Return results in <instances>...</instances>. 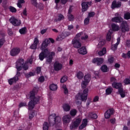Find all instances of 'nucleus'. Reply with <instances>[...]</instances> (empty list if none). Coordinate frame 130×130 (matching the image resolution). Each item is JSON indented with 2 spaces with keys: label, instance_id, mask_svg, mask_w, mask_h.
Returning a JSON list of instances; mask_svg holds the SVG:
<instances>
[{
  "label": "nucleus",
  "instance_id": "obj_28",
  "mask_svg": "<svg viewBox=\"0 0 130 130\" xmlns=\"http://www.w3.org/2000/svg\"><path fill=\"white\" fill-rule=\"evenodd\" d=\"M105 43H106V41H105V40H102L99 42V44L98 45V48H101L102 46L105 45Z\"/></svg>",
  "mask_w": 130,
  "mask_h": 130
},
{
  "label": "nucleus",
  "instance_id": "obj_18",
  "mask_svg": "<svg viewBox=\"0 0 130 130\" xmlns=\"http://www.w3.org/2000/svg\"><path fill=\"white\" fill-rule=\"evenodd\" d=\"M121 7V3L118 2H117L116 1H114L112 2L111 8L112 9H115V8H120Z\"/></svg>",
  "mask_w": 130,
  "mask_h": 130
},
{
  "label": "nucleus",
  "instance_id": "obj_39",
  "mask_svg": "<svg viewBox=\"0 0 130 130\" xmlns=\"http://www.w3.org/2000/svg\"><path fill=\"white\" fill-rule=\"evenodd\" d=\"M70 114L72 116H75L77 114V110L73 109L70 111Z\"/></svg>",
  "mask_w": 130,
  "mask_h": 130
},
{
  "label": "nucleus",
  "instance_id": "obj_48",
  "mask_svg": "<svg viewBox=\"0 0 130 130\" xmlns=\"http://www.w3.org/2000/svg\"><path fill=\"white\" fill-rule=\"evenodd\" d=\"M89 21H90V18H89V17H88L84 20L85 25H88L89 24Z\"/></svg>",
  "mask_w": 130,
  "mask_h": 130
},
{
  "label": "nucleus",
  "instance_id": "obj_61",
  "mask_svg": "<svg viewBox=\"0 0 130 130\" xmlns=\"http://www.w3.org/2000/svg\"><path fill=\"white\" fill-rule=\"evenodd\" d=\"M111 82H114V83H115V82H116V79L115 77L111 78Z\"/></svg>",
  "mask_w": 130,
  "mask_h": 130
},
{
  "label": "nucleus",
  "instance_id": "obj_35",
  "mask_svg": "<svg viewBox=\"0 0 130 130\" xmlns=\"http://www.w3.org/2000/svg\"><path fill=\"white\" fill-rule=\"evenodd\" d=\"M111 31L109 30L107 34L106 39L107 41H110L111 40Z\"/></svg>",
  "mask_w": 130,
  "mask_h": 130
},
{
  "label": "nucleus",
  "instance_id": "obj_57",
  "mask_svg": "<svg viewBox=\"0 0 130 130\" xmlns=\"http://www.w3.org/2000/svg\"><path fill=\"white\" fill-rule=\"evenodd\" d=\"M46 31H47V28L44 29H42L41 31V34H42V35H43V34L46 33Z\"/></svg>",
  "mask_w": 130,
  "mask_h": 130
},
{
  "label": "nucleus",
  "instance_id": "obj_12",
  "mask_svg": "<svg viewBox=\"0 0 130 130\" xmlns=\"http://www.w3.org/2000/svg\"><path fill=\"white\" fill-rule=\"evenodd\" d=\"M72 119V117L70 115H66L62 118V121L63 124H67L68 123H70L71 122V120Z\"/></svg>",
  "mask_w": 130,
  "mask_h": 130
},
{
  "label": "nucleus",
  "instance_id": "obj_59",
  "mask_svg": "<svg viewBox=\"0 0 130 130\" xmlns=\"http://www.w3.org/2000/svg\"><path fill=\"white\" fill-rule=\"evenodd\" d=\"M74 29V25H70L68 26V30H73Z\"/></svg>",
  "mask_w": 130,
  "mask_h": 130
},
{
  "label": "nucleus",
  "instance_id": "obj_23",
  "mask_svg": "<svg viewBox=\"0 0 130 130\" xmlns=\"http://www.w3.org/2000/svg\"><path fill=\"white\" fill-rule=\"evenodd\" d=\"M78 52L80 54H87V50L86 49V47H82L81 48L78 49Z\"/></svg>",
  "mask_w": 130,
  "mask_h": 130
},
{
  "label": "nucleus",
  "instance_id": "obj_19",
  "mask_svg": "<svg viewBox=\"0 0 130 130\" xmlns=\"http://www.w3.org/2000/svg\"><path fill=\"white\" fill-rule=\"evenodd\" d=\"M91 4V2H83L82 4V12H86V11L88 10V5H89V6H90Z\"/></svg>",
  "mask_w": 130,
  "mask_h": 130
},
{
  "label": "nucleus",
  "instance_id": "obj_45",
  "mask_svg": "<svg viewBox=\"0 0 130 130\" xmlns=\"http://www.w3.org/2000/svg\"><path fill=\"white\" fill-rule=\"evenodd\" d=\"M6 42V40H5V38H2L0 40V48L4 45V44Z\"/></svg>",
  "mask_w": 130,
  "mask_h": 130
},
{
  "label": "nucleus",
  "instance_id": "obj_20",
  "mask_svg": "<svg viewBox=\"0 0 130 130\" xmlns=\"http://www.w3.org/2000/svg\"><path fill=\"white\" fill-rule=\"evenodd\" d=\"M19 78L17 76H15L12 78H11L8 80V83L9 85H13V84H15L17 83V81H18Z\"/></svg>",
  "mask_w": 130,
  "mask_h": 130
},
{
  "label": "nucleus",
  "instance_id": "obj_24",
  "mask_svg": "<svg viewBox=\"0 0 130 130\" xmlns=\"http://www.w3.org/2000/svg\"><path fill=\"white\" fill-rule=\"evenodd\" d=\"M62 108L64 111H70V110H71V106H70V105L68 104H64L62 105Z\"/></svg>",
  "mask_w": 130,
  "mask_h": 130
},
{
  "label": "nucleus",
  "instance_id": "obj_22",
  "mask_svg": "<svg viewBox=\"0 0 130 130\" xmlns=\"http://www.w3.org/2000/svg\"><path fill=\"white\" fill-rule=\"evenodd\" d=\"M87 123H88V120L87 119H84L82 121L81 125L79 126V128L80 129H83V128H85V127L87 126Z\"/></svg>",
  "mask_w": 130,
  "mask_h": 130
},
{
  "label": "nucleus",
  "instance_id": "obj_46",
  "mask_svg": "<svg viewBox=\"0 0 130 130\" xmlns=\"http://www.w3.org/2000/svg\"><path fill=\"white\" fill-rule=\"evenodd\" d=\"M33 44L37 46L38 44H39V40H38V38H35Z\"/></svg>",
  "mask_w": 130,
  "mask_h": 130
},
{
  "label": "nucleus",
  "instance_id": "obj_58",
  "mask_svg": "<svg viewBox=\"0 0 130 130\" xmlns=\"http://www.w3.org/2000/svg\"><path fill=\"white\" fill-rule=\"evenodd\" d=\"M60 2L63 5H66L69 2V0H60Z\"/></svg>",
  "mask_w": 130,
  "mask_h": 130
},
{
  "label": "nucleus",
  "instance_id": "obj_26",
  "mask_svg": "<svg viewBox=\"0 0 130 130\" xmlns=\"http://www.w3.org/2000/svg\"><path fill=\"white\" fill-rule=\"evenodd\" d=\"M76 77L79 80H82V79L84 78V73L81 71H79L77 73Z\"/></svg>",
  "mask_w": 130,
  "mask_h": 130
},
{
  "label": "nucleus",
  "instance_id": "obj_56",
  "mask_svg": "<svg viewBox=\"0 0 130 130\" xmlns=\"http://www.w3.org/2000/svg\"><path fill=\"white\" fill-rule=\"evenodd\" d=\"M94 16H95L94 12H90L88 14V18L89 17H94Z\"/></svg>",
  "mask_w": 130,
  "mask_h": 130
},
{
  "label": "nucleus",
  "instance_id": "obj_21",
  "mask_svg": "<svg viewBox=\"0 0 130 130\" xmlns=\"http://www.w3.org/2000/svg\"><path fill=\"white\" fill-rule=\"evenodd\" d=\"M112 22H114L115 23H120L123 21V19L121 17H116L112 18L111 19Z\"/></svg>",
  "mask_w": 130,
  "mask_h": 130
},
{
  "label": "nucleus",
  "instance_id": "obj_60",
  "mask_svg": "<svg viewBox=\"0 0 130 130\" xmlns=\"http://www.w3.org/2000/svg\"><path fill=\"white\" fill-rule=\"evenodd\" d=\"M35 115V114L34 113H32V114H29V119H31V118H33Z\"/></svg>",
  "mask_w": 130,
  "mask_h": 130
},
{
  "label": "nucleus",
  "instance_id": "obj_13",
  "mask_svg": "<svg viewBox=\"0 0 130 130\" xmlns=\"http://www.w3.org/2000/svg\"><path fill=\"white\" fill-rule=\"evenodd\" d=\"M55 116H56V115H55V113H54L50 115V116L49 117V119H50V118H53L55 121L56 124H57V123H59V124H60V120H61L60 117L57 116L55 117Z\"/></svg>",
  "mask_w": 130,
  "mask_h": 130
},
{
  "label": "nucleus",
  "instance_id": "obj_41",
  "mask_svg": "<svg viewBox=\"0 0 130 130\" xmlns=\"http://www.w3.org/2000/svg\"><path fill=\"white\" fill-rule=\"evenodd\" d=\"M68 20L71 21H74V20H75V17H74V15H73L72 14H69Z\"/></svg>",
  "mask_w": 130,
  "mask_h": 130
},
{
  "label": "nucleus",
  "instance_id": "obj_10",
  "mask_svg": "<svg viewBox=\"0 0 130 130\" xmlns=\"http://www.w3.org/2000/svg\"><path fill=\"white\" fill-rule=\"evenodd\" d=\"M80 37L82 40H86V39H88V35L82 32L77 34L74 39H77L78 40V39H80Z\"/></svg>",
  "mask_w": 130,
  "mask_h": 130
},
{
  "label": "nucleus",
  "instance_id": "obj_7",
  "mask_svg": "<svg viewBox=\"0 0 130 130\" xmlns=\"http://www.w3.org/2000/svg\"><path fill=\"white\" fill-rule=\"evenodd\" d=\"M9 21L11 24H12V25H13V26H15L16 27L20 26L21 24H22L21 20L15 17H11L9 19Z\"/></svg>",
  "mask_w": 130,
  "mask_h": 130
},
{
  "label": "nucleus",
  "instance_id": "obj_29",
  "mask_svg": "<svg viewBox=\"0 0 130 130\" xmlns=\"http://www.w3.org/2000/svg\"><path fill=\"white\" fill-rule=\"evenodd\" d=\"M64 19V16L62 14H58L56 19H55L56 22H58V21H61Z\"/></svg>",
  "mask_w": 130,
  "mask_h": 130
},
{
  "label": "nucleus",
  "instance_id": "obj_30",
  "mask_svg": "<svg viewBox=\"0 0 130 130\" xmlns=\"http://www.w3.org/2000/svg\"><path fill=\"white\" fill-rule=\"evenodd\" d=\"M19 33L21 35L26 34L27 33V28L26 27L21 28L19 29Z\"/></svg>",
  "mask_w": 130,
  "mask_h": 130
},
{
  "label": "nucleus",
  "instance_id": "obj_36",
  "mask_svg": "<svg viewBox=\"0 0 130 130\" xmlns=\"http://www.w3.org/2000/svg\"><path fill=\"white\" fill-rule=\"evenodd\" d=\"M25 3V1L24 0H18V3H17V7H18V8H20L21 9V8H22V4H24Z\"/></svg>",
  "mask_w": 130,
  "mask_h": 130
},
{
  "label": "nucleus",
  "instance_id": "obj_5",
  "mask_svg": "<svg viewBox=\"0 0 130 130\" xmlns=\"http://www.w3.org/2000/svg\"><path fill=\"white\" fill-rule=\"evenodd\" d=\"M22 68L24 71H27V70H28V63L24 64V59H20L16 62V68L19 72L22 70Z\"/></svg>",
  "mask_w": 130,
  "mask_h": 130
},
{
  "label": "nucleus",
  "instance_id": "obj_27",
  "mask_svg": "<svg viewBox=\"0 0 130 130\" xmlns=\"http://www.w3.org/2000/svg\"><path fill=\"white\" fill-rule=\"evenodd\" d=\"M100 56H103L104 54H106V48H103L102 50L100 51L98 53Z\"/></svg>",
  "mask_w": 130,
  "mask_h": 130
},
{
  "label": "nucleus",
  "instance_id": "obj_33",
  "mask_svg": "<svg viewBox=\"0 0 130 130\" xmlns=\"http://www.w3.org/2000/svg\"><path fill=\"white\" fill-rule=\"evenodd\" d=\"M49 88L52 91H55V90H57V85L52 84L50 85Z\"/></svg>",
  "mask_w": 130,
  "mask_h": 130
},
{
  "label": "nucleus",
  "instance_id": "obj_40",
  "mask_svg": "<svg viewBox=\"0 0 130 130\" xmlns=\"http://www.w3.org/2000/svg\"><path fill=\"white\" fill-rule=\"evenodd\" d=\"M124 18L125 20H129V19H130V13L129 12L126 13L124 14Z\"/></svg>",
  "mask_w": 130,
  "mask_h": 130
},
{
  "label": "nucleus",
  "instance_id": "obj_44",
  "mask_svg": "<svg viewBox=\"0 0 130 130\" xmlns=\"http://www.w3.org/2000/svg\"><path fill=\"white\" fill-rule=\"evenodd\" d=\"M35 74L32 72H30L29 74H25L26 78H30V77H33Z\"/></svg>",
  "mask_w": 130,
  "mask_h": 130
},
{
  "label": "nucleus",
  "instance_id": "obj_3",
  "mask_svg": "<svg viewBox=\"0 0 130 130\" xmlns=\"http://www.w3.org/2000/svg\"><path fill=\"white\" fill-rule=\"evenodd\" d=\"M89 93V89L88 88H85L84 89L83 93H79L76 96V102L77 105L79 104H81V102L78 101V100H81V101H86L87 100V98H88V94Z\"/></svg>",
  "mask_w": 130,
  "mask_h": 130
},
{
  "label": "nucleus",
  "instance_id": "obj_49",
  "mask_svg": "<svg viewBox=\"0 0 130 130\" xmlns=\"http://www.w3.org/2000/svg\"><path fill=\"white\" fill-rule=\"evenodd\" d=\"M114 60V58H113V57L112 56H110L109 57V59H108V61L109 62H110V63H112V62H113Z\"/></svg>",
  "mask_w": 130,
  "mask_h": 130
},
{
  "label": "nucleus",
  "instance_id": "obj_50",
  "mask_svg": "<svg viewBox=\"0 0 130 130\" xmlns=\"http://www.w3.org/2000/svg\"><path fill=\"white\" fill-rule=\"evenodd\" d=\"M90 116H91V118H94V119H96L97 118V117H98V116H97L96 114L91 113L90 114Z\"/></svg>",
  "mask_w": 130,
  "mask_h": 130
},
{
  "label": "nucleus",
  "instance_id": "obj_17",
  "mask_svg": "<svg viewBox=\"0 0 130 130\" xmlns=\"http://www.w3.org/2000/svg\"><path fill=\"white\" fill-rule=\"evenodd\" d=\"M112 114H113V109H110L105 113V117L107 119L110 118Z\"/></svg>",
  "mask_w": 130,
  "mask_h": 130
},
{
  "label": "nucleus",
  "instance_id": "obj_63",
  "mask_svg": "<svg viewBox=\"0 0 130 130\" xmlns=\"http://www.w3.org/2000/svg\"><path fill=\"white\" fill-rule=\"evenodd\" d=\"M110 122L114 124V123H115V118H113L110 120Z\"/></svg>",
  "mask_w": 130,
  "mask_h": 130
},
{
  "label": "nucleus",
  "instance_id": "obj_4",
  "mask_svg": "<svg viewBox=\"0 0 130 130\" xmlns=\"http://www.w3.org/2000/svg\"><path fill=\"white\" fill-rule=\"evenodd\" d=\"M113 88L118 89V92L122 98L125 97V91H123L122 89V84L120 83L113 82L112 84Z\"/></svg>",
  "mask_w": 130,
  "mask_h": 130
},
{
  "label": "nucleus",
  "instance_id": "obj_14",
  "mask_svg": "<svg viewBox=\"0 0 130 130\" xmlns=\"http://www.w3.org/2000/svg\"><path fill=\"white\" fill-rule=\"evenodd\" d=\"M62 69V64L60 63L58 61H56L54 63V69L55 71L58 72V71H60Z\"/></svg>",
  "mask_w": 130,
  "mask_h": 130
},
{
  "label": "nucleus",
  "instance_id": "obj_54",
  "mask_svg": "<svg viewBox=\"0 0 130 130\" xmlns=\"http://www.w3.org/2000/svg\"><path fill=\"white\" fill-rule=\"evenodd\" d=\"M99 96H95L94 98H93V102H97V101H99Z\"/></svg>",
  "mask_w": 130,
  "mask_h": 130
},
{
  "label": "nucleus",
  "instance_id": "obj_25",
  "mask_svg": "<svg viewBox=\"0 0 130 130\" xmlns=\"http://www.w3.org/2000/svg\"><path fill=\"white\" fill-rule=\"evenodd\" d=\"M117 42L116 43V44L115 45H112L111 46V49H112V50H116V49H117V45H118V44H119V43H120V38H119L117 39Z\"/></svg>",
  "mask_w": 130,
  "mask_h": 130
},
{
  "label": "nucleus",
  "instance_id": "obj_62",
  "mask_svg": "<svg viewBox=\"0 0 130 130\" xmlns=\"http://www.w3.org/2000/svg\"><path fill=\"white\" fill-rule=\"evenodd\" d=\"M8 33L9 35L11 36L13 34V31H12V29H8Z\"/></svg>",
  "mask_w": 130,
  "mask_h": 130
},
{
  "label": "nucleus",
  "instance_id": "obj_8",
  "mask_svg": "<svg viewBox=\"0 0 130 130\" xmlns=\"http://www.w3.org/2000/svg\"><path fill=\"white\" fill-rule=\"evenodd\" d=\"M81 121H82V120L80 118L75 119L72 122V125L70 126V128L71 129H73V128H77V127L80 125Z\"/></svg>",
  "mask_w": 130,
  "mask_h": 130
},
{
  "label": "nucleus",
  "instance_id": "obj_2",
  "mask_svg": "<svg viewBox=\"0 0 130 130\" xmlns=\"http://www.w3.org/2000/svg\"><path fill=\"white\" fill-rule=\"evenodd\" d=\"M29 98L30 101L28 103V107L29 113H31V111L35 107V105L37 104V102L39 101V98L35 97V93L34 91L30 92Z\"/></svg>",
  "mask_w": 130,
  "mask_h": 130
},
{
  "label": "nucleus",
  "instance_id": "obj_34",
  "mask_svg": "<svg viewBox=\"0 0 130 130\" xmlns=\"http://www.w3.org/2000/svg\"><path fill=\"white\" fill-rule=\"evenodd\" d=\"M101 70L103 72V73H107L108 71V68H107V66L106 65H104L102 66Z\"/></svg>",
  "mask_w": 130,
  "mask_h": 130
},
{
  "label": "nucleus",
  "instance_id": "obj_47",
  "mask_svg": "<svg viewBox=\"0 0 130 130\" xmlns=\"http://www.w3.org/2000/svg\"><path fill=\"white\" fill-rule=\"evenodd\" d=\"M31 3L32 5H34L35 7H37V8H38V6L37 5V2L36 0H31Z\"/></svg>",
  "mask_w": 130,
  "mask_h": 130
},
{
  "label": "nucleus",
  "instance_id": "obj_1",
  "mask_svg": "<svg viewBox=\"0 0 130 130\" xmlns=\"http://www.w3.org/2000/svg\"><path fill=\"white\" fill-rule=\"evenodd\" d=\"M50 43V42L48 39H45L42 43L41 46V50H44L39 55L40 60H43L45 57L47 58V63H51L53 56L55 55V53L54 52L49 53V50H48L46 47L48 46V45Z\"/></svg>",
  "mask_w": 130,
  "mask_h": 130
},
{
  "label": "nucleus",
  "instance_id": "obj_42",
  "mask_svg": "<svg viewBox=\"0 0 130 130\" xmlns=\"http://www.w3.org/2000/svg\"><path fill=\"white\" fill-rule=\"evenodd\" d=\"M9 10L11 13H16V12H17V9L12 6L9 7Z\"/></svg>",
  "mask_w": 130,
  "mask_h": 130
},
{
  "label": "nucleus",
  "instance_id": "obj_53",
  "mask_svg": "<svg viewBox=\"0 0 130 130\" xmlns=\"http://www.w3.org/2000/svg\"><path fill=\"white\" fill-rule=\"evenodd\" d=\"M44 77L41 76L39 78V82H40V83H42L44 82Z\"/></svg>",
  "mask_w": 130,
  "mask_h": 130
},
{
  "label": "nucleus",
  "instance_id": "obj_52",
  "mask_svg": "<svg viewBox=\"0 0 130 130\" xmlns=\"http://www.w3.org/2000/svg\"><path fill=\"white\" fill-rule=\"evenodd\" d=\"M23 106H27V103H20L19 105V107H23Z\"/></svg>",
  "mask_w": 130,
  "mask_h": 130
},
{
  "label": "nucleus",
  "instance_id": "obj_37",
  "mask_svg": "<svg viewBox=\"0 0 130 130\" xmlns=\"http://www.w3.org/2000/svg\"><path fill=\"white\" fill-rule=\"evenodd\" d=\"M49 126V125L48 124V123L45 122L43 124V130H48V127Z\"/></svg>",
  "mask_w": 130,
  "mask_h": 130
},
{
  "label": "nucleus",
  "instance_id": "obj_64",
  "mask_svg": "<svg viewBox=\"0 0 130 130\" xmlns=\"http://www.w3.org/2000/svg\"><path fill=\"white\" fill-rule=\"evenodd\" d=\"M23 15H24V16H27V10H26V9L23 10Z\"/></svg>",
  "mask_w": 130,
  "mask_h": 130
},
{
  "label": "nucleus",
  "instance_id": "obj_32",
  "mask_svg": "<svg viewBox=\"0 0 130 130\" xmlns=\"http://www.w3.org/2000/svg\"><path fill=\"white\" fill-rule=\"evenodd\" d=\"M112 29L113 31H118L119 30V26L114 23L112 24Z\"/></svg>",
  "mask_w": 130,
  "mask_h": 130
},
{
  "label": "nucleus",
  "instance_id": "obj_9",
  "mask_svg": "<svg viewBox=\"0 0 130 130\" xmlns=\"http://www.w3.org/2000/svg\"><path fill=\"white\" fill-rule=\"evenodd\" d=\"M120 28L122 32H128L129 31V27H128V24L126 21L122 22Z\"/></svg>",
  "mask_w": 130,
  "mask_h": 130
},
{
  "label": "nucleus",
  "instance_id": "obj_38",
  "mask_svg": "<svg viewBox=\"0 0 130 130\" xmlns=\"http://www.w3.org/2000/svg\"><path fill=\"white\" fill-rule=\"evenodd\" d=\"M62 89L64 90V94H68L69 93V90H68V88H67V85H63L62 86Z\"/></svg>",
  "mask_w": 130,
  "mask_h": 130
},
{
  "label": "nucleus",
  "instance_id": "obj_55",
  "mask_svg": "<svg viewBox=\"0 0 130 130\" xmlns=\"http://www.w3.org/2000/svg\"><path fill=\"white\" fill-rule=\"evenodd\" d=\"M37 74H40L41 72V67H38L36 70Z\"/></svg>",
  "mask_w": 130,
  "mask_h": 130
},
{
  "label": "nucleus",
  "instance_id": "obj_43",
  "mask_svg": "<svg viewBox=\"0 0 130 130\" xmlns=\"http://www.w3.org/2000/svg\"><path fill=\"white\" fill-rule=\"evenodd\" d=\"M68 81V77L63 76L62 78H61L60 82L61 83H64Z\"/></svg>",
  "mask_w": 130,
  "mask_h": 130
},
{
  "label": "nucleus",
  "instance_id": "obj_15",
  "mask_svg": "<svg viewBox=\"0 0 130 130\" xmlns=\"http://www.w3.org/2000/svg\"><path fill=\"white\" fill-rule=\"evenodd\" d=\"M104 59L102 58H95L92 60L93 63H96L98 66H100L103 63Z\"/></svg>",
  "mask_w": 130,
  "mask_h": 130
},
{
  "label": "nucleus",
  "instance_id": "obj_11",
  "mask_svg": "<svg viewBox=\"0 0 130 130\" xmlns=\"http://www.w3.org/2000/svg\"><path fill=\"white\" fill-rule=\"evenodd\" d=\"M21 50L19 48H14L10 51V55L11 56H16L20 53Z\"/></svg>",
  "mask_w": 130,
  "mask_h": 130
},
{
  "label": "nucleus",
  "instance_id": "obj_31",
  "mask_svg": "<svg viewBox=\"0 0 130 130\" xmlns=\"http://www.w3.org/2000/svg\"><path fill=\"white\" fill-rule=\"evenodd\" d=\"M112 91H113V88H112V87H108L106 90V95H110V94L112 93Z\"/></svg>",
  "mask_w": 130,
  "mask_h": 130
},
{
  "label": "nucleus",
  "instance_id": "obj_51",
  "mask_svg": "<svg viewBox=\"0 0 130 130\" xmlns=\"http://www.w3.org/2000/svg\"><path fill=\"white\" fill-rule=\"evenodd\" d=\"M30 49H36L37 48V45H35V44H32L30 46Z\"/></svg>",
  "mask_w": 130,
  "mask_h": 130
},
{
  "label": "nucleus",
  "instance_id": "obj_6",
  "mask_svg": "<svg viewBox=\"0 0 130 130\" xmlns=\"http://www.w3.org/2000/svg\"><path fill=\"white\" fill-rule=\"evenodd\" d=\"M84 80L81 83V87L83 89L86 88L89 84V83H90V81H91V75L90 74L85 75L84 77Z\"/></svg>",
  "mask_w": 130,
  "mask_h": 130
},
{
  "label": "nucleus",
  "instance_id": "obj_16",
  "mask_svg": "<svg viewBox=\"0 0 130 130\" xmlns=\"http://www.w3.org/2000/svg\"><path fill=\"white\" fill-rule=\"evenodd\" d=\"M72 44L75 48H80L82 45L79 40H77L76 39H74L72 41Z\"/></svg>",
  "mask_w": 130,
  "mask_h": 130
}]
</instances>
